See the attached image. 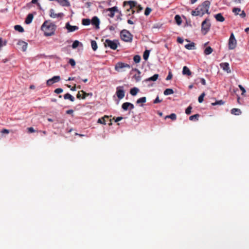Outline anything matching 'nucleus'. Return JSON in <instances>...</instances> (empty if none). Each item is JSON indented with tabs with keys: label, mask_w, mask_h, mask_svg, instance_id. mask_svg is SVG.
I'll use <instances>...</instances> for the list:
<instances>
[{
	"label": "nucleus",
	"mask_w": 249,
	"mask_h": 249,
	"mask_svg": "<svg viewBox=\"0 0 249 249\" xmlns=\"http://www.w3.org/2000/svg\"><path fill=\"white\" fill-rule=\"evenodd\" d=\"M136 7L137 8V12L138 13L140 12L142 10V7L140 5H137V6Z\"/></svg>",
	"instance_id": "603ef678"
},
{
	"label": "nucleus",
	"mask_w": 249,
	"mask_h": 249,
	"mask_svg": "<svg viewBox=\"0 0 249 249\" xmlns=\"http://www.w3.org/2000/svg\"><path fill=\"white\" fill-rule=\"evenodd\" d=\"M17 45L18 48L21 49L23 52H25L27 50L28 46L27 43L22 40H19L17 42Z\"/></svg>",
	"instance_id": "9b49d317"
},
{
	"label": "nucleus",
	"mask_w": 249,
	"mask_h": 249,
	"mask_svg": "<svg viewBox=\"0 0 249 249\" xmlns=\"http://www.w3.org/2000/svg\"><path fill=\"white\" fill-rule=\"evenodd\" d=\"M64 98L66 100L69 99L71 102H73L74 101V97L68 93L64 95Z\"/></svg>",
	"instance_id": "393cba45"
},
{
	"label": "nucleus",
	"mask_w": 249,
	"mask_h": 249,
	"mask_svg": "<svg viewBox=\"0 0 249 249\" xmlns=\"http://www.w3.org/2000/svg\"><path fill=\"white\" fill-rule=\"evenodd\" d=\"M177 41L179 43H182L183 42V39L181 37H178Z\"/></svg>",
	"instance_id": "680f3d73"
},
{
	"label": "nucleus",
	"mask_w": 249,
	"mask_h": 249,
	"mask_svg": "<svg viewBox=\"0 0 249 249\" xmlns=\"http://www.w3.org/2000/svg\"><path fill=\"white\" fill-rule=\"evenodd\" d=\"M129 110H132L134 108V105L131 103H129Z\"/></svg>",
	"instance_id": "e2e57ef3"
},
{
	"label": "nucleus",
	"mask_w": 249,
	"mask_h": 249,
	"mask_svg": "<svg viewBox=\"0 0 249 249\" xmlns=\"http://www.w3.org/2000/svg\"><path fill=\"white\" fill-rule=\"evenodd\" d=\"M152 11V9L149 7L146 8L145 11H144V15L145 16H148L150 13H151Z\"/></svg>",
	"instance_id": "c03bdc74"
},
{
	"label": "nucleus",
	"mask_w": 249,
	"mask_h": 249,
	"mask_svg": "<svg viewBox=\"0 0 249 249\" xmlns=\"http://www.w3.org/2000/svg\"><path fill=\"white\" fill-rule=\"evenodd\" d=\"M213 52V49L210 47H207L204 51L205 55H209Z\"/></svg>",
	"instance_id": "4be33fe9"
},
{
	"label": "nucleus",
	"mask_w": 249,
	"mask_h": 249,
	"mask_svg": "<svg viewBox=\"0 0 249 249\" xmlns=\"http://www.w3.org/2000/svg\"><path fill=\"white\" fill-rule=\"evenodd\" d=\"M166 118H170L172 120H175L177 119V115L175 113H171L169 115L166 116L165 119H166Z\"/></svg>",
	"instance_id": "f704fd0d"
},
{
	"label": "nucleus",
	"mask_w": 249,
	"mask_h": 249,
	"mask_svg": "<svg viewBox=\"0 0 249 249\" xmlns=\"http://www.w3.org/2000/svg\"><path fill=\"white\" fill-rule=\"evenodd\" d=\"M137 71H138V74H135L134 76V78H135V80L138 82V81H139L141 80V76H140V71L138 70H137Z\"/></svg>",
	"instance_id": "e433bc0d"
},
{
	"label": "nucleus",
	"mask_w": 249,
	"mask_h": 249,
	"mask_svg": "<svg viewBox=\"0 0 249 249\" xmlns=\"http://www.w3.org/2000/svg\"><path fill=\"white\" fill-rule=\"evenodd\" d=\"M64 14L62 13L58 14H55L53 9H51L50 10V16L53 18H55L57 17H62Z\"/></svg>",
	"instance_id": "2eb2a0df"
},
{
	"label": "nucleus",
	"mask_w": 249,
	"mask_h": 249,
	"mask_svg": "<svg viewBox=\"0 0 249 249\" xmlns=\"http://www.w3.org/2000/svg\"><path fill=\"white\" fill-rule=\"evenodd\" d=\"M127 23L129 24H134V22L132 20H131V19H128Z\"/></svg>",
	"instance_id": "774afa93"
},
{
	"label": "nucleus",
	"mask_w": 249,
	"mask_h": 249,
	"mask_svg": "<svg viewBox=\"0 0 249 249\" xmlns=\"http://www.w3.org/2000/svg\"><path fill=\"white\" fill-rule=\"evenodd\" d=\"M65 27L68 30V32H74L78 29V26H72L69 22L66 24Z\"/></svg>",
	"instance_id": "4468645a"
},
{
	"label": "nucleus",
	"mask_w": 249,
	"mask_h": 249,
	"mask_svg": "<svg viewBox=\"0 0 249 249\" xmlns=\"http://www.w3.org/2000/svg\"><path fill=\"white\" fill-rule=\"evenodd\" d=\"M137 2L133 0L125 1L124 2V6H126V5L129 6V8L127 9V11L129 12L131 10V14H133L135 13V10L133 8L137 6Z\"/></svg>",
	"instance_id": "423d86ee"
},
{
	"label": "nucleus",
	"mask_w": 249,
	"mask_h": 249,
	"mask_svg": "<svg viewBox=\"0 0 249 249\" xmlns=\"http://www.w3.org/2000/svg\"><path fill=\"white\" fill-rule=\"evenodd\" d=\"M185 47L188 50H193L195 49V43L192 42L191 43L187 44L185 45Z\"/></svg>",
	"instance_id": "cd10ccee"
},
{
	"label": "nucleus",
	"mask_w": 249,
	"mask_h": 249,
	"mask_svg": "<svg viewBox=\"0 0 249 249\" xmlns=\"http://www.w3.org/2000/svg\"><path fill=\"white\" fill-rule=\"evenodd\" d=\"M119 44L117 40H111L108 39H106L104 43L105 46L106 47H109L112 50H116Z\"/></svg>",
	"instance_id": "20e7f679"
},
{
	"label": "nucleus",
	"mask_w": 249,
	"mask_h": 249,
	"mask_svg": "<svg viewBox=\"0 0 249 249\" xmlns=\"http://www.w3.org/2000/svg\"><path fill=\"white\" fill-rule=\"evenodd\" d=\"M129 102H125L122 104V107L124 110L126 111L129 109Z\"/></svg>",
	"instance_id": "72a5a7b5"
},
{
	"label": "nucleus",
	"mask_w": 249,
	"mask_h": 249,
	"mask_svg": "<svg viewBox=\"0 0 249 249\" xmlns=\"http://www.w3.org/2000/svg\"><path fill=\"white\" fill-rule=\"evenodd\" d=\"M192 107L191 106H189L185 110V113L186 114L189 115L191 113V110Z\"/></svg>",
	"instance_id": "a18cd8bd"
},
{
	"label": "nucleus",
	"mask_w": 249,
	"mask_h": 249,
	"mask_svg": "<svg viewBox=\"0 0 249 249\" xmlns=\"http://www.w3.org/2000/svg\"><path fill=\"white\" fill-rule=\"evenodd\" d=\"M100 24L99 19L97 17L94 16V26L96 29H98L99 28V25Z\"/></svg>",
	"instance_id": "c85d7f7f"
},
{
	"label": "nucleus",
	"mask_w": 249,
	"mask_h": 249,
	"mask_svg": "<svg viewBox=\"0 0 249 249\" xmlns=\"http://www.w3.org/2000/svg\"><path fill=\"white\" fill-rule=\"evenodd\" d=\"M174 93V91L171 89H167L164 91V94L165 95H168Z\"/></svg>",
	"instance_id": "473e14b6"
},
{
	"label": "nucleus",
	"mask_w": 249,
	"mask_h": 249,
	"mask_svg": "<svg viewBox=\"0 0 249 249\" xmlns=\"http://www.w3.org/2000/svg\"><path fill=\"white\" fill-rule=\"evenodd\" d=\"M123 117H118L117 118H116V119L115 120V122H118L121 120H122L123 119Z\"/></svg>",
	"instance_id": "0e129e2a"
},
{
	"label": "nucleus",
	"mask_w": 249,
	"mask_h": 249,
	"mask_svg": "<svg viewBox=\"0 0 249 249\" xmlns=\"http://www.w3.org/2000/svg\"><path fill=\"white\" fill-rule=\"evenodd\" d=\"M149 53H150V51L147 50H145L144 52V53L143 54V58L145 60H146L148 59L149 55Z\"/></svg>",
	"instance_id": "c9c22d12"
},
{
	"label": "nucleus",
	"mask_w": 249,
	"mask_h": 249,
	"mask_svg": "<svg viewBox=\"0 0 249 249\" xmlns=\"http://www.w3.org/2000/svg\"><path fill=\"white\" fill-rule=\"evenodd\" d=\"M240 11H241V9L239 8L234 7L232 9V12L236 15L239 14V12H240Z\"/></svg>",
	"instance_id": "a19ab883"
},
{
	"label": "nucleus",
	"mask_w": 249,
	"mask_h": 249,
	"mask_svg": "<svg viewBox=\"0 0 249 249\" xmlns=\"http://www.w3.org/2000/svg\"><path fill=\"white\" fill-rule=\"evenodd\" d=\"M7 44L6 40H2V38H0V49L3 46H5Z\"/></svg>",
	"instance_id": "37998d69"
},
{
	"label": "nucleus",
	"mask_w": 249,
	"mask_h": 249,
	"mask_svg": "<svg viewBox=\"0 0 249 249\" xmlns=\"http://www.w3.org/2000/svg\"><path fill=\"white\" fill-rule=\"evenodd\" d=\"M73 110H72V109H70V110H68L66 111V113H67V114H71V113H73Z\"/></svg>",
	"instance_id": "338daca9"
},
{
	"label": "nucleus",
	"mask_w": 249,
	"mask_h": 249,
	"mask_svg": "<svg viewBox=\"0 0 249 249\" xmlns=\"http://www.w3.org/2000/svg\"><path fill=\"white\" fill-rule=\"evenodd\" d=\"M231 113L235 115H239L241 114V111L240 109L234 108L231 110Z\"/></svg>",
	"instance_id": "5701e85b"
},
{
	"label": "nucleus",
	"mask_w": 249,
	"mask_h": 249,
	"mask_svg": "<svg viewBox=\"0 0 249 249\" xmlns=\"http://www.w3.org/2000/svg\"><path fill=\"white\" fill-rule=\"evenodd\" d=\"M159 77V74H155L153 76L146 79L145 80L146 81H156Z\"/></svg>",
	"instance_id": "b1692460"
},
{
	"label": "nucleus",
	"mask_w": 249,
	"mask_h": 249,
	"mask_svg": "<svg viewBox=\"0 0 249 249\" xmlns=\"http://www.w3.org/2000/svg\"><path fill=\"white\" fill-rule=\"evenodd\" d=\"M79 44L80 42L79 41L75 40L72 44V48L73 49H75L79 45Z\"/></svg>",
	"instance_id": "ea45409f"
},
{
	"label": "nucleus",
	"mask_w": 249,
	"mask_h": 249,
	"mask_svg": "<svg viewBox=\"0 0 249 249\" xmlns=\"http://www.w3.org/2000/svg\"><path fill=\"white\" fill-rule=\"evenodd\" d=\"M175 20L178 25H180L182 23V19L181 17L178 15L175 16Z\"/></svg>",
	"instance_id": "c756f323"
},
{
	"label": "nucleus",
	"mask_w": 249,
	"mask_h": 249,
	"mask_svg": "<svg viewBox=\"0 0 249 249\" xmlns=\"http://www.w3.org/2000/svg\"><path fill=\"white\" fill-rule=\"evenodd\" d=\"M216 20L217 21L223 22L225 20V18L221 13H218L214 16Z\"/></svg>",
	"instance_id": "a211bd4d"
},
{
	"label": "nucleus",
	"mask_w": 249,
	"mask_h": 249,
	"mask_svg": "<svg viewBox=\"0 0 249 249\" xmlns=\"http://www.w3.org/2000/svg\"><path fill=\"white\" fill-rule=\"evenodd\" d=\"M109 13L108 14V16L111 18H113L115 15V13L112 12V11H108Z\"/></svg>",
	"instance_id": "4d7b16f0"
},
{
	"label": "nucleus",
	"mask_w": 249,
	"mask_h": 249,
	"mask_svg": "<svg viewBox=\"0 0 249 249\" xmlns=\"http://www.w3.org/2000/svg\"><path fill=\"white\" fill-rule=\"evenodd\" d=\"M182 74L183 75L190 76L192 74V72L187 66H184L182 70Z\"/></svg>",
	"instance_id": "f3484780"
},
{
	"label": "nucleus",
	"mask_w": 249,
	"mask_h": 249,
	"mask_svg": "<svg viewBox=\"0 0 249 249\" xmlns=\"http://www.w3.org/2000/svg\"><path fill=\"white\" fill-rule=\"evenodd\" d=\"M27 129L29 133H33L36 131V130L32 127H28Z\"/></svg>",
	"instance_id": "864d4df0"
},
{
	"label": "nucleus",
	"mask_w": 249,
	"mask_h": 249,
	"mask_svg": "<svg viewBox=\"0 0 249 249\" xmlns=\"http://www.w3.org/2000/svg\"><path fill=\"white\" fill-rule=\"evenodd\" d=\"M124 68L130 69V66L129 65L126 63L118 62L116 64L115 67V70L119 72L124 71L123 70Z\"/></svg>",
	"instance_id": "6e6552de"
},
{
	"label": "nucleus",
	"mask_w": 249,
	"mask_h": 249,
	"mask_svg": "<svg viewBox=\"0 0 249 249\" xmlns=\"http://www.w3.org/2000/svg\"><path fill=\"white\" fill-rule=\"evenodd\" d=\"M121 39L125 42H131L133 35L127 30H123L120 33Z\"/></svg>",
	"instance_id": "7ed1b4c3"
},
{
	"label": "nucleus",
	"mask_w": 249,
	"mask_h": 249,
	"mask_svg": "<svg viewBox=\"0 0 249 249\" xmlns=\"http://www.w3.org/2000/svg\"><path fill=\"white\" fill-rule=\"evenodd\" d=\"M139 91V89L135 87L130 89V93L132 96H135L138 93Z\"/></svg>",
	"instance_id": "a878e982"
},
{
	"label": "nucleus",
	"mask_w": 249,
	"mask_h": 249,
	"mask_svg": "<svg viewBox=\"0 0 249 249\" xmlns=\"http://www.w3.org/2000/svg\"><path fill=\"white\" fill-rule=\"evenodd\" d=\"M116 95L120 100L124 98L125 95V92L123 86H119L117 87Z\"/></svg>",
	"instance_id": "1a4fd4ad"
},
{
	"label": "nucleus",
	"mask_w": 249,
	"mask_h": 249,
	"mask_svg": "<svg viewBox=\"0 0 249 249\" xmlns=\"http://www.w3.org/2000/svg\"><path fill=\"white\" fill-rule=\"evenodd\" d=\"M93 25V18L91 20L88 18H84L82 19V24L84 25H89L90 23Z\"/></svg>",
	"instance_id": "dca6fc26"
},
{
	"label": "nucleus",
	"mask_w": 249,
	"mask_h": 249,
	"mask_svg": "<svg viewBox=\"0 0 249 249\" xmlns=\"http://www.w3.org/2000/svg\"><path fill=\"white\" fill-rule=\"evenodd\" d=\"M1 132L2 133H6V134H8L9 133V130H8V129H3Z\"/></svg>",
	"instance_id": "13d9d810"
},
{
	"label": "nucleus",
	"mask_w": 249,
	"mask_h": 249,
	"mask_svg": "<svg viewBox=\"0 0 249 249\" xmlns=\"http://www.w3.org/2000/svg\"><path fill=\"white\" fill-rule=\"evenodd\" d=\"M241 18H245L246 17V13L244 11H242L241 13L239 14Z\"/></svg>",
	"instance_id": "bf43d9fd"
},
{
	"label": "nucleus",
	"mask_w": 249,
	"mask_h": 249,
	"mask_svg": "<svg viewBox=\"0 0 249 249\" xmlns=\"http://www.w3.org/2000/svg\"><path fill=\"white\" fill-rule=\"evenodd\" d=\"M162 101L161 100H160L159 97L158 96L153 101L154 104H158L160 103Z\"/></svg>",
	"instance_id": "8fccbe9b"
},
{
	"label": "nucleus",
	"mask_w": 249,
	"mask_h": 249,
	"mask_svg": "<svg viewBox=\"0 0 249 249\" xmlns=\"http://www.w3.org/2000/svg\"><path fill=\"white\" fill-rule=\"evenodd\" d=\"M146 102V98L145 97H142L138 99L136 101V104H143Z\"/></svg>",
	"instance_id": "bb28decb"
},
{
	"label": "nucleus",
	"mask_w": 249,
	"mask_h": 249,
	"mask_svg": "<svg viewBox=\"0 0 249 249\" xmlns=\"http://www.w3.org/2000/svg\"><path fill=\"white\" fill-rule=\"evenodd\" d=\"M61 5L63 6H68L70 5V3L68 0H56Z\"/></svg>",
	"instance_id": "aec40b11"
},
{
	"label": "nucleus",
	"mask_w": 249,
	"mask_h": 249,
	"mask_svg": "<svg viewBox=\"0 0 249 249\" xmlns=\"http://www.w3.org/2000/svg\"><path fill=\"white\" fill-rule=\"evenodd\" d=\"M33 15L32 14H29L28 15L26 19H25V23L27 24H29L31 23L32 21V20L33 19Z\"/></svg>",
	"instance_id": "412c9836"
},
{
	"label": "nucleus",
	"mask_w": 249,
	"mask_h": 249,
	"mask_svg": "<svg viewBox=\"0 0 249 249\" xmlns=\"http://www.w3.org/2000/svg\"><path fill=\"white\" fill-rule=\"evenodd\" d=\"M69 63L72 67H74L75 65V62L74 60L73 59H70Z\"/></svg>",
	"instance_id": "09e8293b"
},
{
	"label": "nucleus",
	"mask_w": 249,
	"mask_h": 249,
	"mask_svg": "<svg viewBox=\"0 0 249 249\" xmlns=\"http://www.w3.org/2000/svg\"><path fill=\"white\" fill-rule=\"evenodd\" d=\"M91 97L92 96V93H90V94L89 93H87L86 92H85V91H84L83 90H81L80 92H79L77 95H76V97L78 99H85L86 97L87 96H89V95Z\"/></svg>",
	"instance_id": "f8f14e48"
},
{
	"label": "nucleus",
	"mask_w": 249,
	"mask_h": 249,
	"mask_svg": "<svg viewBox=\"0 0 249 249\" xmlns=\"http://www.w3.org/2000/svg\"><path fill=\"white\" fill-rule=\"evenodd\" d=\"M106 123H107V122L108 121H109V123H108V124H109V125H112V123H111V120H111V119H110V118H109V119H106Z\"/></svg>",
	"instance_id": "69168bd1"
},
{
	"label": "nucleus",
	"mask_w": 249,
	"mask_h": 249,
	"mask_svg": "<svg viewBox=\"0 0 249 249\" xmlns=\"http://www.w3.org/2000/svg\"><path fill=\"white\" fill-rule=\"evenodd\" d=\"M141 57L139 55H136L133 57V60L136 63H138L141 61Z\"/></svg>",
	"instance_id": "4c0bfd02"
},
{
	"label": "nucleus",
	"mask_w": 249,
	"mask_h": 249,
	"mask_svg": "<svg viewBox=\"0 0 249 249\" xmlns=\"http://www.w3.org/2000/svg\"><path fill=\"white\" fill-rule=\"evenodd\" d=\"M108 119L109 117L108 116L105 115L104 117L99 118L98 120L97 123L101 124H106V120Z\"/></svg>",
	"instance_id": "6ab92c4d"
},
{
	"label": "nucleus",
	"mask_w": 249,
	"mask_h": 249,
	"mask_svg": "<svg viewBox=\"0 0 249 249\" xmlns=\"http://www.w3.org/2000/svg\"><path fill=\"white\" fill-rule=\"evenodd\" d=\"M211 2L209 0L204 1L201 5H199L195 11L191 12L193 16H199L202 17L205 13L209 14V9Z\"/></svg>",
	"instance_id": "f257e3e1"
},
{
	"label": "nucleus",
	"mask_w": 249,
	"mask_h": 249,
	"mask_svg": "<svg viewBox=\"0 0 249 249\" xmlns=\"http://www.w3.org/2000/svg\"><path fill=\"white\" fill-rule=\"evenodd\" d=\"M172 74L171 73V72H169V73H168V76H167V77L166 78V80H171L172 78Z\"/></svg>",
	"instance_id": "3c124183"
},
{
	"label": "nucleus",
	"mask_w": 249,
	"mask_h": 249,
	"mask_svg": "<svg viewBox=\"0 0 249 249\" xmlns=\"http://www.w3.org/2000/svg\"><path fill=\"white\" fill-rule=\"evenodd\" d=\"M220 66L221 68H222L224 71H227V73H230L231 72L228 63H221L220 64Z\"/></svg>",
	"instance_id": "ddd939ff"
},
{
	"label": "nucleus",
	"mask_w": 249,
	"mask_h": 249,
	"mask_svg": "<svg viewBox=\"0 0 249 249\" xmlns=\"http://www.w3.org/2000/svg\"><path fill=\"white\" fill-rule=\"evenodd\" d=\"M211 24L209 22V20L206 19L204 20L201 24V32L202 34L205 35L210 30Z\"/></svg>",
	"instance_id": "39448f33"
},
{
	"label": "nucleus",
	"mask_w": 249,
	"mask_h": 249,
	"mask_svg": "<svg viewBox=\"0 0 249 249\" xmlns=\"http://www.w3.org/2000/svg\"><path fill=\"white\" fill-rule=\"evenodd\" d=\"M14 29H15V30L18 31L20 33H22L24 32L23 28L19 25H15L14 27Z\"/></svg>",
	"instance_id": "2f4dec72"
},
{
	"label": "nucleus",
	"mask_w": 249,
	"mask_h": 249,
	"mask_svg": "<svg viewBox=\"0 0 249 249\" xmlns=\"http://www.w3.org/2000/svg\"><path fill=\"white\" fill-rule=\"evenodd\" d=\"M60 80V77L59 76H54L53 77L47 81L46 84L47 86H50L53 84L59 82Z\"/></svg>",
	"instance_id": "9d476101"
},
{
	"label": "nucleus",
	"mask_w": 249,
	"mask_h": 249,
	"mask_svg": "<svg viewBox=\"0 0 249 249\" xmlns=\"http://www.w3.org/2000/svg\"><path fill=\"white\" fill-rule=\"evenodd\" d=\"M56 26L48 21H45L41 26V30L44 32L45 36H51L54 34Z\"/></svg>",
	"instance_id": "f03ea898"
},
{
	"label": "nucleus",
	"mask_w": 249,
	"mask_h": 249,
	"mask_svg": "<svg viewBox=\"0 0 249 249\" xmlns=\"http://www.w3.org/2000/svg\"><path fill=\"white\" fill-rule=\"evenodd\" d=\"M239 88H240V89H241V90L242 91V94H243L245 92H246V90L244 88V87L241 85H239L238 86Z\"/></svg>",
	"instance_id": "5fc2aeb1"
},
{
	"label": "nucleus",
	"mask_w": 249,
	"mask_h": 249,
	"mask_svg": "<svg viewBox=\"0 0 249 249\" xmlns=\"http://www.w3.org/2000/svg\"><path fill=\"white\" fill-rule=\"evenodd\" d=\"M205 95V94L204 92L202 93L198 97V102L201 103L203 101L204 97Z\"/></svg>",
	"instance_id": "79ce46f5"
},
{
	"label": "nucleus",
	"mask_w": 249,
	"mask_h": 249,
	"mask_svg": "<svg viewBox=\"0 0 249 249\" xmlns=\"http://www.w3.org/2000/svg\"><path fill=\"white\" fill-rule=\"evenodd\" d=\"M107 11H112V12L115 13V12H117L118 11V9L117 7L114 6L111 8H108L107 9Z\"/></svg>",
	"instance_id": "de8ad7c7"
},
{
	"label": "nucleus",
	"mask_w": 249,
	"mask_h": 249,
	"mask_svg": "<svg viewBox=\"0 0 249 249\" xmlns=\"http://www.w3.org/2000/svg\"><path fill=\"white\" fill-rule=\"evenodd\" d=\"M37 1L38 0H32L31 2L34 4L36 3L38 6H40V4Z\"/></svg>",
	"instance_id": "052dcab7"
},
{
	"label": "nucleus",
	"mask_w": 249,
	"mask_h": 249,
	"mask_svg": "<svg viewBox=\"0 0 249 249\" xmlns=\"http://www.w3.org/2000/svg\"><path fill=\"white\" fill-rule=\"evenodd\" d=\"M199 80H200V82L201 83V84L203 85H206V80H205V79L201 78H199Z\"/></svg>",
	"instance_id": "6e6d98bb"
},
{
	"label": "nucleus",
	"mask_w": 249,
	"mask_h": 249,
	"mask_svg": "<svg viewBox=\"0 0 249 249\" xmlns=\"http://www.w3.org/2000/svg\"><path fill=\"white\" fill-rule=\"evenodd\" d=\"M63 90L61 88H57L54 90V92L57 94L61 93L63 92Z\"/></svg>",
	"instance_id": "49530a36"
},
{
	"label": "nucleus",
	"mask_w": 249,
	"mask_h": 249,
	"mask_svg": "<svg viewBox=\"0 0 249 249\" xmlns=\"http://www.w3.org/2000/svg\"><path fill=\"white\" fill-rule=\"evenodd\" d=\"M224 104V102L222 100H220L216 101L214 103H212V106L221 105H223Z\"/></svg>",
	"instance_id": "58836bf2"
},
{
	"label": "nucleus",
	"mask_w": 249,
	"mask_h": 249,
	"mask_svg": "<svg viewBox=\"0 0 249 249\" xmlns=\"http://www.w3.org/2000/svg\"><path fill=\"white\" fill-rule=\"evenodd\" d=\"M237 44L236 40L234 37V36L233 33H231V36L230 37L228 43L229 49L230 50L234 49Z\"/></svg>",
	"instance_id": "0eeeda50"
},
{
	"label": "nucleus",
	"mask_w": 249,
	"mask_h": 249,
	"mask_svg": "<svg viewBox=\"0 0 249 249\" xmlns=\"http://www.w3.org/2000/svg\"><path fill=\"white\" fill-rule=\"evenodd\" d=\"M199 117V115L198 114H196L189 117V120L191 121H197L198 120V118Z\"/></svg>",
	"instance_id": "7c9ffc66"
}]
</instances>
